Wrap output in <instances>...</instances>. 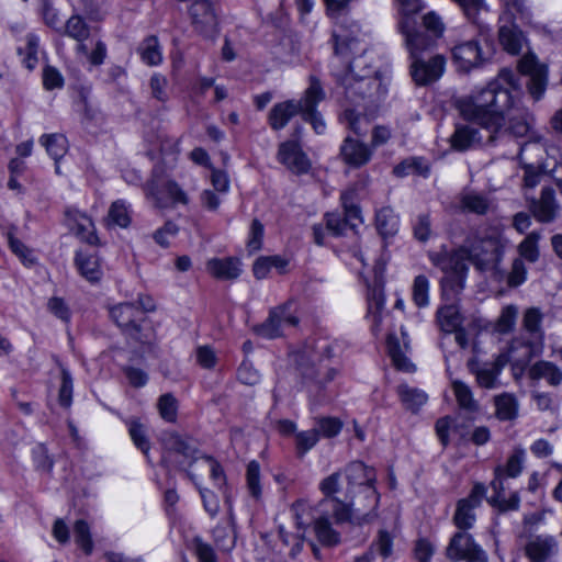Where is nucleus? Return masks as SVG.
<instances>
[{
    "label": "nucleus",
    "mask_w": 562,
    "mask_h": 562,
    "mask_svg": "<svg viewBox=\"0 0 562 562\" xmlns=\"http://www.w3.org/2000/svg\"><path fill=\"white\" fill-rule=\"evenodd\" d=\"M515 87L513 70L504 68L485 87L457 99L460 115L477 123L480 128L458 125L450 136L451 147L464 151L476 144H493L505 125V113L514 104L512 89Z\"/></svg>",
    "instance_id": "nucleus-1"
},
{
    "label": "nucleus",
    "mask_w": 562,
    "mask_h": 562,
    "mask_svg": "<svg viewBox=\"0 0 562 562\" xmlns=\"http://www.w3.org/2000/svg\"><path fill=\"white\" fill-rule=\"evenodd\" d=\"M506 240L498 234H492L481 238H474L469 246L461 247L452 254H437L431 256V261L442 271H452L453 276L441 280L442 295L447 297L449 292L459 293L462 280L458 272L464 269L462 260H469L480 271H492L493 274L504 276V270L498 268L502 261Z\"/></svg>",
    "instance_id": "nucleus-2"
},
{
    "label": "nucleus",
    "mask_w": 562,
    "mask_h": 562,
    "mask_svg": "<svg viewBox=\"0 0 562 562\" xmlns=\"http://www.w3.org/2000/svg\"><path fill=\"white\" fill-rule=\"evenodd\" d=\"M328 505V502L312 505L306 499H297L292 504L291 513L299 530L304 533L312 526L317 541L323 547L334 548L340 544L341 535L334 527L336 522L331 509L326 508Z\"/></svg>",
    "instance_id": "nucleus-3"
},
{
    "label": "nucleus",
    "mask_w": 562,
    "mask_h": 562,
    "mask_svg": "<svg viewBox=\"0 0 562 562\" xmlns=\"http://www.w3.org/2000/svg\"><path fill=\"white\" fill-rule=\"evenodd\" d=\"M397 4L398 32L404 37L405 47L411 59L423 57L436 43L430 35L418 25L416 15L422 9L420 0H395Z\"/></svg>",
    "instance_id": "nucleus-4"
},
{
    "label": "nucleus",
    "mask_w": 562,
    "mask_h": 562,
    "mask_svg": "<svg viewBox=\"0 0 562 562\" xmlns=\"http://www.w3.org/2000/svg\"><path fill=\"white\" fill-rule=\"evenodd\" d=\"M380 495L375 486L367 485L364 491L346 493L345 507L347 509L344 516H337L336 526L349 522L356 526L371 522L375 517Z\"/></svg>",
    "instance_id": "nucleus-5"
},
{
    "label": "nucleus",
    "mask_w": 562,
    "mask_h": 562,
    "mask_svg": "<svg viewBox=\"0 0 562 562\" xmlns=\"http://www.w3.org/2000/svg\"><path fill=\"white\" fill-rule=\"evenodd\" d=\"M445 555L451 562H488L486 551L464 530H458L452 535L445 549Z\"/></svg>",
    "instance_id": "nucleus-6"
},
{
    "label": "nucleus",
    "mask_w": 562,
    "mask_h": 562,
    "mask_svg": "<svg viewBox=\"0 0 562 562\" xmlns=\"http://www.w3.org/2000/svg\"><path fill=\"white\" fill-rule=\"evenodd\" d=\"M353 64H351L349 72L342 80L346 97L350 102L366 108L367 101L373 102L379 97L381 82L378 78L371 76L356 77L353 75Z\"/></svg>",
    "instance_id": "nucleus-7"
},
{
    "label": "nucleus",
    "mask_w": 562,
    "mask_h": 562,
    "mask_svg": "<svg viewBox=\"0 0 562 562\" xmlns=\"http://www.w3.org/2000/svg\"><path fill=\"white\" fill-rule=\"evenodd\" d=\"M146 196L151 199L157 207H166L171 204L189 203L187 193L173 180L153 178L145 184Z\"/></svg>",
    "instance_id": "nucleus-8"
},
{
    "label": "nucleus",
    "mask_w": 562,
    "mask_h": 562,
    "mask_svg": "<svg viewBox=\"0 0 562 562\" xmlns=\"http://www.w3.org/2000/svg\"><path fill=\"white\" fill-rule=\"evenodd\" d=\"M297 370L303 385L311 394L319 393L338 374L336 368L317 360L301 362Z\"/></svg>",
    "instance_id": "nucleus-9"
},
{
    "label": "nucleus",
    "mask_w": 562,
    "mask_h": 562,
    "mask_svg": "<svg viewBox=\"0 0 562 562\" xmlns=\"http://www.w3.org/2000/svg\"><path fill=\"white\" fill-rule=\"evenodd\" d=\"M486 494V487L482 483H475L468 497L458 501L452 521L458 530L468 531L473 528L476 515L474 510L481 506Z\"/></svg>",
    "instance_id": "nucleus-10"
},
{
    "label": "nucleus",
    "mask_w": 562,
    "mask_h": 562,
    "mask_svg": "<svg viewBox=\"0 0 562 562\" xmlns=\"http://www.w3.org/2000/svg\"><path fill=\"white\" fill-rule=\"evenodd\" d=\"M324 98L325 92L319 80L315 77H311L310 86L304 92L302 119L311 123L317 134H322L325 131V122L322 115L316 111L317 104L324 100Z\"/></svg>",
    "instance_id": "nucleus-11"
},
{
    "label": "nucleus",
    "mask_w": 562,
    "mask_h": 562,
    "mask_svg": "<svg viewBox=\"0 0 562 562\" xmlns=\"http://www.w3.org/2000/svg\"><path fill=\"white\" fill-rule=\"evenodd\" d=\"M291 307L292 303L289 302L271 310L267 321L257 327V334L272 339L282 335V328L285 325L295 326L299 319L292 313Z\"/></svg>",
    "instance_id": "nucleus-12"
},
{
    "label": "nucleus",
    "mask_w": 562,
    "mask_h": 562,
    "mask_svg": "<svg viewBox=\"0 0 562 562\" xmlns=\"http://www.w3.org/2000/svg\"><path fill=\"white\" fill-rule=\"evenodd\" d=\"M445 65L446 59L441 55L431 56L429 59H425L424 56L412 59V78L418 86H427L442 76Z\"/></svg>",
    "instance_id": "nucleus-13"
},
{
    "label": "nucleus",
    "mask_w": 562,
    "mask_h": 562,
    "mask_svg": "<svg viewBox=\"0 0 562 562\" xmlns=\"http://www.w3.org/2000/svg\"><path fill=\"white\" fill-rule=\"evenodd\" d=\"M518 68L521 74L530 77L529 92L536 101L539 100L547 86V67L540 65L533 54H527L519 60Z\"/></svg>",
    "instance_id": "nucleus-14"
},
{
    "label": "nucleus",
    "mask_w": 562,
    "mask_h": 562,
    "mask_svg": "<svg viewBox=\"0 0 562 562\" xmlns=\"http://www.w3.org/2000/svg\"><path fill=\"white\" fill-rule=\"evenodd\" d=\"M110 315L119 327L137 341L143 342V339L138 335L143 312L138 306L134 303H121L110 310Z\"/></svg>",
    "instance_id": "nucleus-15"
},
{
    "label": "nucleus",
    "mask_w": 562,
    "mask_h": 562,
    "mask_svg": "<svg viewBox=\"0 0 562 562\" xmlns=\"http://www.w3.org/2000/svg\"><path fill=\"white\" fill-rule=\"evenodd\" d=\"M191 22L199 33L213 36L217 30V18L209 0H199L190 5Z\"/></svg>",
    "instance_id": "nucleus-16"
},
{
    "label": "nucleus",
    "mask_w": 562,
    "mask_h": 562,
    "mask_svg": "<svg viewBox=\"0 0 562 562\" xmlns=\"http://www.w3.org/2000/svg\"><path fill=\"white\" fill-rule=\"evenodd\" d=\"M318 490L323 494V498L317 503H330L326 508L331 509L334 519H336L337 516H344L346 514L345 498L341 499L337 496L342 490L340 472H334L324 477L318 484Z\"/></svg>",
    "instance_id": "nucleus-17"
},
{
    "label": "nucleus",
    "mask_w": 562,
    "mask_h": 562,
    "mask_svg": "<svg viewBox=\"0 0 562 562\" xmlns=\"http://www.w3.org/2000/svg\"><path fill=\"white\" fill-rule=\"evenodd\" d=\"M278 159L292 172L302 175L311 168L307 156L303 153L297 143L288 140L279 146Z\"/></svg>",
    "instance_id": "nucleus-18"
},
{
    "label": "nucleus",
    "mask_w": 562,
    "mask_h": 562,
    "mask_svg": "<svg viewBox=\"0 0 562 562\" xmlns=\"http://www.w3.org/2000/svg\"><path fill=\"white\" fill-rule=\"evenodd\" d=\"M452 57L457 66L464 71L479 67L483 60V53L476 40L464 41L452 48Z\"/></svg>",
    "instance_id": "nucleus-19"
},
{
    "label": "nucleus",
    "mask_w": 562,
    "mask_h": 562,
    "mask_svg": "<svg viewBox=\"0 0 562 562\" xmlns=\"http://www.w3.org/2000/svg\"><path fill=\"white\" fill-rule=\"evenodd\" d=\"M304 97L300 100H286L276 103L268 114V123L273 131H280L288 125L293 116L303 112Z\"/></svg>",
    "instance_id": "nucleus-20"
},
{
    "label": "nucleus",
    "mask_w": 562,
    "mask_h": 562,
    "mask_svg": "<svg viewBox=\"0 0 562 562\" xmlns=\"http://www.w3.org/2000/svg\"><path fill=\"white\" fill-rule=\"evenodd\" d=\"M543 313L538 307H528L522 315L521 326L526 334V340L520 345L533 347L542 345L544 331L542 328Z\"/></svg>",
    "instance_id": "nucleus-21"
},
{
    "label": "nucleus",
    "mask_w": 562,
    "mask_h": 562,
    "mask_svg": "<svg viewBox=\"0 0 562 562\" xmlns=\"http://www.w3.org/2000/svg\"><path fill=\"white\" fill-rule=\"evenodd\" d=\"M373 154V149L357 139L347 136L340 146V156L345 164L353 168L367 165Z\"/></svg>",
    "instance_id": "nucleus-22"
},
{
    "label": "nucleus",
    "mask_w": 562,
    "mask_h": 562,
    "mask_svg": "<svg viewBox=\"0 0 562 562\" xmlns=\"http://www.w3.org/2000/svg\"><path fill=\"white\" fill-rule=\"evenodd\" d=\"M345 474L348 482L347 493L364 491L367 485L375 486V471L367 467L363 462H351L346 467Z\"/></svg>",
    "instance_id": "nucleus-23"
},
{
    "label": "nucleus",
    "mask_w": 562,
    "mask_h": 562,
    "mask_svg": "<svg viewBox=\"0 0 562 562\" xmlns=\"http://www.w3.org/2000/svg\"><path fill=\"white\" fill-rule=\"evenodd\" d=\"M513 76H514V80L516 82V87L512 89V94L514 97V104L505 113V115L509 111H512V110L517 112L515 115H512L509 117L508 132L510 134H513L514 136H516V137H524L530 131L531 124L533 122V116H532V114L528 110L517 108V95H516V92H517V90L519 88V83H518V80H517V78H516L514 72H513ZM506 132H507V130H503L502 128V132L498 134V136L506 134Z\"/></svg>",
    "instance_id": "nucleus-24"
},
{
    "label": "nucleus",
    "mask_w": 562,
    "mask_h": 562,
    "mask_svg": "<svg viewBox=\"0 0 562 562\" xmlns=\"http://www.w3.org/2000/svg\"><path fill=\"white\" fill-rule=\"evenodd\" d=\"M559 550V543L552 536L540 535L531 538L526 544V555L531 562H546Z\"/></svg>",
    "instance_id": "nucleus-25"
},
{
    "label": "nucleus",
    "mask_w": 562,
    "mask_h": 562,
    "mask_svg": "<svg viewBox=\"0 0 562 562\" xmlns=\"http://www.w3.org/2000/svg\"><path fill=\"white\" fill-rule=\"evenodd\" d=\"M161 443L165 449V453L162 456V461L165 463L171 462L170 458L172 453H178L186 459H190L191 461L189 462V465L196 460L194 458V447L187 439L176 432H164L161 436Z\"/></svg>",
    "instance_id": "nucleus-26"
},
{
    "label": "nucleus",
    "mask_w": 562,
    "mask_h": 562,
    "mask_svg": "<svg viewBox=\"0 0 562 562\" xmlns=\"http://www.w3.org/2000/svg\"><path fill=\"white\" fill-rule=\"evenodd\" d=\"M559 205L555 202L554 191L543 188L539 200H532L531 211L537 221L541 223L552 222L558 213Z\"/></svg>",
    "instance_id": "nucleus-27"
},
{
    "label": "nucleus",
    "mask_w": 562,
    "mask_h": 562,
    "mask_svg": "<svg viewBox=\"0 0 562 562\" xmlns=\"http://www.w3.org/2000/svg\"><path fill=\"white\" fill-rule=\"evenodd\" d=\"M401 335L403 338V342H400V339L395 335H389L386 340L387 351L392 359L393 364L403 371H411L414 369V366L409 362V360L405 356V351L408 349V335L401 328Z\"/></svg>",
    "instance_id": "nucleus-28"
},
{
    "label": "nucleus",
    "mask_w": 562,
    "mask_h": 562,
    "mask_svg": "<svg viewBox=\"0 0 562 562\" xmlns=\"http://www.w3.org/2000/svg\"><path fill=\"white\" fill-rule=\"evenodd\" d=\"M207 272L220 280H234L241 272L240 261L236 258H213L206 262Z\"/></svg>",
    "instance_id": "nucleus-29"
},
{
    "label": "nucleus",
    "mask_w": 562,
    "mask_h": 562,
    "mask_svg": "<svg viewBox=\"0 0 562 562\" xmlns=\"http://www.w3.org/2000/svg\"><path fill=\"white\" fill-rule=\"evenodd\" d=\"M498 40L503 48L512 55H518L525 43V37L521 31L513 21H510V19L501 25Z\"/></svg>",
    "instance_id": "nucleus-30"
},
{
    "label": "nucleus",
    "mask_w": 562,
    "mask_h": 562,
    "mask_svg": "<svg viewBox=\"0 0 562 562\" xmlns=\"http://www.w3.org/2000/svg\"><path fill=\"white\" fill-rule=\"evenodd\" d=\"M368 317L371 319V329L374 334L380 331L382 322V312L384 310L385 299L383 288L380 284L369 286L368 290Z\"/></svg>",
    "instance_id": "nucleus-31"
},
{
    "label": "nucleus",
    "mask_w": 562,
    "mask_h": 562,
    "mask_svg": "<svg viewBox=\"0 0 562 562\" xmlns=\"http://www.w3.org/2000/svg\"><path fill=\"white\" fill-rule=\"evenodd\" d=\"M359 33V25L351 23L350 30L347 31L344 24H338L333 32L334 50L338 56H346L353 50L357 44V35Z\"/></svg>",
    "instance_id": "nucleus-32"
},
{
    "label": "nucleus",
    "mask_w": 562,
    "mask_h": 562,
    "mask_svg": "<svg viewBox=\"0 0 562 562\" xmlns=\"http://www.w3.org/2000/svg\"><path fill=\"white\" fill-rule=\"evenodd\" d=\"M495 417L501 422H512L518 417L519 402L512 393H502L493 398Z\"/></svg>",
    "instance_id": "nucleus-33"
},
{
    "label": "nucleus",
    "mask_w": 562,
    "mask_h": 562,
    "mask_svg": "<svg viewBox=\"0 0 562 562\" xmlns=\"http://www.w3.org/2000/svg\"><path fill=\"white\" fill-rule=\"evenodd\" d=\"M75 261L80 274L87 281L95 283L101 280L103 272L97 255L78 251Z\"/></svg>",
    "instance_id": "nucleus-34"
},
{
    "label": "nucleus",
    "mask_w": 562,
    "mask_h": 562,
    "mask_svg": "<svg viewBox=\"0 0 562 562\" xmlns=\"http://www.w3.org/2000/svg\"><path fill=\"white\" fill-rule=\"evenodd\" d=\"M529 376L532 380L544 379L551 386H559L562 383V370L553 362L540 360L529 369Z\"/></svg>",
    "instance_id": "nucleus-35"
},
{
    "label": "nucleus",
    "mask_w": 562,
    "mask_h": 562,
    "mask_svg": "<svg viewBox=\"0 0 562 562\" xmlns=\"http://www.w3.org/2000/svg\"><path fill=\"white\" fill-rule=\"evenodd\" d=\"M468 369L475 376L479 386L491 390L498 385L499 373L487 362L479 364L475 360H470Z\"/></svg>",
    "instance_id": "nucleus-36"
},
{
    "label": "nucleus",
    "mask_w": 562,
    "mask_h": 562,
    "mask_svg": "<svg viewBox=\"0 0 562 562\" xmlns=\"http://www.w3.org/2000/svg\"><path fill=\"white\" fill-rule=\"evenodd\" d=\"M71 221V229L76 235L83 241L95 245L98 243V236L94 232V224L90 217L79 212L69 213Z\"/></svg>",
    "instance_id": "nucleus-37"
},
{
    "label": "nucleus",
    "mask_w": 562,
    "mask_h": 562,
    "mask_svg": "<svg viewBox=\"0 0 562 562\" xmlns=\"http://www.w3.org/2000/svg\"><path fill=\"white\" fill-rule=\"evenodd\" d=\"M61 35L76 42H86L91 34V27L80 14H72L61 26Z\"/></svg>",
    "instance_id": "nucleus-38"
},
{
    "label": "nucleus",
    "mask_w": 562,
    "mask_h": 562,
    "mask_svg": "<svg viewBox=\"0 0 562 562\" xmlns=\"http://www.w3.org/2000/svg\"><path fill=\"white\" fill-rule=\"evenodd\" d=\"M453 394L459 407L468 413H477L480 404L474 398L471 387L462 381L454 380L451 383Z\"/></svg>",
    "instance_id": "nucleus-39"
},
{
    "label": "nucleus",
    "mask_w": 562,
    "mask_h": 562,
    "mask_svg": "<svg viewBox=\"0 0 562 562\" xmlns=\"http://www.w3.org/2000/svg\"><path fill=\"white\" fill-rule=\"evenodd\" d=\"M461 315L459 307L454 303H449L437 311V323L441 330L453 333L461 325Z\"/></svg>",
    "instance_id": "nucleus-40"
},
{
    "label": "nucleus",
    "mask_w": 562,
    "mask_h": 562,
    "mask_svg": "<svg viewBox=\"0 0 562 562\" xmlns=\"http://www.w3.org/2000/svg\"><path fill=\"white\" fill-rule=\"evenodd\" d=\"M213 536L216 544L223 551H231L236 543V535H235V519L229 509L228 513V522L226 526H216L213 530Z\"/></svg>",
    "instance_id": "nucleus-41"
},
{
    "label": "nucleus",
    "mask_w": 562,
    "mask_h": 562,
    "mask_svg": "<svg viewBox=\"0 0 562 562\" xmlns=\"http://www.w3.org/2000/svg\"><path fill=\"white\" fill-rule=\"evenodd\" d=\"M397 394L403 405L412 412H417L428 400L424 391L406 384L398 385Z\"/></svg>",
    "instance_id": "nucleus-42"
},
{
    "label": "nucleus",
    "mask_w": 562,
    "mask_h": 562,
    "mask_svg": "<svg viewBox=\"0 0 562 562\" xmlns=\"http://www.w3.org/2000/svg\"><path fill=\"white\" fill-rule=\"evenodd\" d=\"M491 202L484 194L476 192H465L460 196V207L462 211L484 215L490 209Z\"/></svg>",
    "instance_id": "nucleus-43"
},
{
    "label": "nucleus",
    "mask_w": 562,
    "mask_h": 562,
    "mask_svg": "<svg viewBox=\"0 0 562 562\" xmlns=\"http://www.w3.org/2000/svg\"><path fill=\"white\" fill-rule=\"evenodd\" d=\"M40 142L55 162H58L67 153V139L61 134H45L41 136Z\"/></svg>",
    "instance_id": "nucleus-44"
},
{
    "label": "nucleus",
    "mask_w": 562,
    "mask_h": 562,
    "mask_svg": "<svg viewBox=\"0 0 562 562\" xmlns=\"http://www.w3.org/2000/svg\"><path fill=\"white\" fill-rule=\"evenodd\" d=\"M376 227L381 235L392 236L398 227V218L390 207H382L375 215Z\"/></svg>",
    "instance_id": "nucleus-45"
},
{
    "label": "nucleus",
    "mask_w": 562,
    "mask_h": 562,
    "mask_svg": "<svg viewBox=\"0 0 562 562\" xmlns=\"http://www.w3.org/2000/svg\"><path fill=\"white\" fill-rule=\"evenodd\" d=\"M393 173L397 177H405L412 173L426 177L429 173V167L425 164L424 159L414 157L396 165L393 169Z\"/></svg>",
    "instance_id": "nucleus-46"
},
{
    "label": "nucleus",
    "mask_w": 562,
    "mask_h": 562,
    "mask_svg": "<svg viewBox=\"0 0 562 562\" xmlns=\"http://www.w3.org/2000/svg\"><path fill=\"white\" fill-rule=\"evenodd\" d=\"M138 52L142 60L149 66H156L161 61V52L157 37L148 36L140 44Z\"/></svg>",
    "instance_id": "nucleus-47"
},
{
    "label": "nucleus",
    "mask_w": 562,
    "mask_h": 562,
    "mask_svg": "<svg viewBox=\"0 0 562 562\" xmlns=\"http://www.w3.org/2000/svg\"><path fill=\"white\" fill-rule=\"evenodd\" d=\"M109 225L127 227L131 223V213L124 201L119 200L111 204L106 217Z\"/></svg>",
    "instance_id": "nucleus-48"
},
{
    "label": "nucleus",
    "mask_w": 562,
    "mask_h": 562,
    "mask_svg": "<svg viewBox=\"0 0 562 562\" xmlns=\"http://www.w3.org/2000/svg\"><path fill=\"white\" fill-rule=\"evenodd\" d=\"M128 434L136 448L139 449L148 458L150 443L145 426L138 420H131L128 422Z\"/></svg>",
    "instance_id": "nucleus-49"
},
{
    "label": "nucleus",
    "mask_w": 562,
    "mask_h": 562,
    "mask_svg": "<svg viewBox=\"0 0 562 562\" xmlns=\"http://www.w3.org/2000/svg\"><path fill=\"white\" fill-rule=\"evenodd\" d=\"M518 307L516 305L509 304L504 306L496 319L495 330L499 334L510 333L516 325Z\"/></svg>",
    "instance_id": "nucleus-50"
},
{
    "label": "nucleus",
    "mask_w": 562,
    "mask_h": 562,
    "mask_svg": "<svg viewBox=\"0 0 562 562\" xmlns=\"http://www.w3.org/2000/svg\"><path fill=\"white\" fill-rule=\"evenodd\" d=\"M341 120L357 135H366L369 127V120L366 115L355 109L345 110Z\"/></svg>",
    "instance_id": "nucleus-51"
},
{
    "label": "nucleus",
    "mask_w": 562,
    "mask_h": 562,
    "mask_svg": "<svg viewBox=\"0 0 562 562\" xmlns=\"http://www.w3.org/2000/svg\"><path fill=\"white\" fill-rule=\"evenodd\" d=\"M527 270L521 258H516L512 263V269L508 273L504 271V276L499 277L494 274V278L498 281L505 280L509 286L516 288L522 284L526 280Z\"/></svg>",
    "instance_id": "nucleus-52"
},
{
    "label": "nucleus",
    "mask_w": 562,
    "mask_h": 562,
    "mask_svg": "<svg viewBox=\"0 0 562 562\" xmlns=\"http://www.w3.org/2000/svg\"><path fill=\"white\" fill-rule=\"evenodd\" d=\"M412 297L418 307H426L429 304V281L426 276L419 274L414 279Z\"/></svg>",
    "instance_id": "nucleus-53"
},
{
    "label": "nucleus",
    "mask_w": 562,
    "mask_h": 562,
    "mask_svg": "<svg viewBox=\"0 0 562 562\" xmlns=\"http://www.w3.org/2000/svg\"><path fill=\"white\" fill-rule=\"evenodd\" d=\"M74 536L76 543L83 550L86 554H91L93 550V541L91 538L90 527L87 521L79 519L74 525Z\"/></svg>",
    "instance_id": "nucleus-54"
},
{
    "label": "nucleus",
    "mask_w": 562,
    "mask_h": 562,
    "mask_svg": "<svg viewBox=\"0 0 562 562\" xmlns=\"http://www.w3.org/2000/svg\"><path fill=\"white\" fill-rule=\"evenodd\" d=\"M40 13L45 25L55 30L57 33L61 32L64 23L61 22L58 10L54 7L52 0H41Z\"/></svg>",
    "instance_id": "nucleus-55"
},
{
    "label": "nucleus",
    "mask_w": 562,
    "mask_h": 562,
    "mask_svg": "<svg viewBox=\"0 0 562 562\" xmlns=\"http://www.w3.org/2000/svg\"><path fill=\"white\" fill-rule=\"evenodd\" d=\"M539 239H540L539 233L531 232L530 234H528L518 246L519 255L530 262L537 261L539 258V249H538Z\"/></svg>",
    "instance_id": "nucleus-56"
},
{
    "label": "nucleus",
    "mask_w": 562,
    "mask_h": 562,
    "mask_svg": "<svg viewBox=\"0 0 562 562\" xmlns=\"http://www.w3.org/2000/svg\"><path fill=\"white\" fill-rule=\"evenodd\" d=\"M530 397L537 409L540 412L555 414L559 409L557 398L550 393L532 391Z\"/></svg>",
    "instance_id": "nucleus-57"
},
{
    "label": "nucleus",
    "mask_w": 562,
    "mask_h": 562,
    "mask_svg": "<svg viewBox=\"0 0 562 562\" xmlns=\"http://www.w3.org/2000/svg\"><path fill=\"white\" fill-rule=\"evenodd\" d=\"M525 454V449H522L521 447L515 448L513 453L508 457L505 467H502L503 474H505L508 477L518 476L522 471Z\"/></svg>",
    "instance_id": "nucleus-58"
},
{
    "label": "nucleus",
    "mask_w": 562,
    "mask_h": 562,
    "mask_svg": "<svg viewBox=\"0 0 562 562\" xmlns=\"http://www.w3.org/2000/svg\"><path fill=\"white\" fill-rule=\"evenodd\" d=\"M37 50H38V37L35 34L26 35V46L24 49L19 48V54H24L23 64L29 69L32 70L35 68L37 64Z\"/></svg>",
    "instance_id": "nucleus-59"
},
{
    "label": "nucleus",
    "mask_w": 562,
    "mask_h": 562,
    "mask_svg": "<svg viewBox=\"0 0 562 562\" xmlns=\"http://www.w3.org/2000/svg\"><path fill=\"white\" fill-rule=\"evenodd\" d=\"M423 27L425 29L424 32L434 40L441 37L446 29L442 19L435 11H430L423 16Z\"/></svg>",
    "instance_id": "nucleus-60"
},
{
    "label": "nucleus",
    "mask_w": 562,
    "mask_h": 562,
    "mask_svg": "<svg viewBox=\"0 0 562 562\" xmlns=\"http://www.w3.org/2000/svg\"><path fill=\"white\" fill-rule=\"evenodd\" d=\"M342 428V423L336 417H319L315 419V429L318 430V436L331 438L337 436Z\"/></svg>",
    "instance_id": "nucleus-61"
},
{
    "label": "nucleus",
    "mask_w": 562,
    "mask_h": 562,
    "mask_svg": "<svg viewBox=\"0 0 562 562\" xmlns=\"http://www.w3.org/2000/svg\"><path fill=\"white\" fill-rule=\"evenodd\" d=\"M246 481L250 495L259 498L261 495L260 465L257 461H251L247 465Z\"/></svg>",
    "instance_id": "nucleus-62"
},
{
    "label": "nucleus",
    "mask_w": 562,
    "mask_h": 562,
    "mask_svg": "<svg viewBox=\"0 0 562 562\" xmlns=\"http://www.w3.org/2000/svg\"><path fill=\"white\" fill-rule=\"evenodd\" d=\"M393 539L386 530H380L376 539L372 542L369 549H372L373 554H379L382 558H387L392 553Z\"/></svg>",
    "instance_id": "nucleus-63"
},
{
    "label": "nucleus",
    "mask_w": 562,
    "mask_h": 562,
    "mask_svg": "<svg viewBox=\"0 0 562 562\" xmlns=\"http://www.w3.org/2000/svg\"><path fill=\"white\" fill-rule=\"evenodd\" d=\"M158 409L160 416L169 423L177 418V401L171 394H164L159 397Z\"/></svg>",
    "instance_id": "nucleus-64"
}]
</instances>
